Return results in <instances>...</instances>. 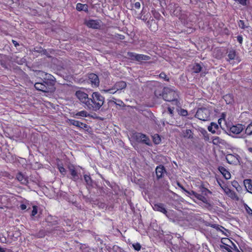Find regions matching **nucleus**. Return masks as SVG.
<instances>
[{
	"instance_id": "1",
	"label": "nucleus",
	"mask_w": 252,
	"mask_h": 252,
	"mask_svg": "<svg viewBox=\"0 0 252 252\" xmlns=\"http://www.w3.org/2000/svg\"><path fill=\"white\" fill-rule=\"evenodd\" d=\"M38 74L42 77L34 84L35 88L44 93H53L55 91V78L52 75L39 71Z\"/></svg>"
},
{
	"instance_id": "2",
	"label": "nucleus",
	"mask_w": 252,
	"mask_h": 252,
	"mask_svg": "<svg viewBox=\"0 0 252 252\" xmlns=\"http://www.w3.org/2000/svg\"><path fill=\"white\" fill-rule=\"evenodd\" d=\"M104 102V96L98 92H94L89 98L86 108L92 111H97L100 109Z\"/></svg>"
},
{
	"instance_id": "3",
	"label": "nucleus",
	"mask_w": 252,
	"mask_h": 252,
	"mask_svg": "<svg viewBox=\"0 0 252 252\" xmlns=\"http://www.w3.org/2000/svg\"><path fill=\"white\" fill-rule=\"evenodd\" d=\"M178 97V93L169 88L162 90V98L165 101L172 102V104L179 105Z\"/></svg>"
},
{
	"instance_id": "4",
	"label": "nucleus",
	"mask_w": 252,
	"mask_h": 252,
	"mask_svg": "<svg viewBox=\"0 0 252 252\" xmlns=\"http://www.w3.org/2000/svg\"><path fill=\"white\" fill-rule=\"evenodd\" d=\"M210 114V110L206 108H199L195 115V117L198 119L205 121L208 120Z\"/></svg>"
},
{
	"instance_id": "5",
	"label": "nucleus",
	"mask_w": 252,
	"mask_h": 252,
	"mask_svg": "<svg viewBox=\"0 0 252 252\" xmlns=\"http://www.w3.org/2000/svg\"><path fill=\"white\" fill-rule=\"evenodd\" d=\"M127 56L130 60L139 62L147 61L151 59V57L149 56L143 54H138L133 52H128Z\"/></svg>"
},
{
	"instance_id": "6",
	"label": "nucleus",
	"mask_w": 252,
	"mask_h": 252,
	"mask_svg": "<svg viewBox=\"0 0 252 252\" xmlns=\"http://www.w3.org/2000/svg\"><path fill=\"white\" fill-rule=\"evenodd\" d=\"M131 138L138 142L144 143L148 145H150V139L146 135L139 133L134 132L131 135Z\"/></svg>"
},
{
	"instance_id": "7",
	"label": "nucleus",
	"mask_w": 252,
	"mask_h": 252,
	"mask_svg": "<svg viewBox=\"0 0 252 252\" xmlns=\"http://www.w3.org/2000/svg\"><path fill=\"white\" fill-rule=\"evenodd\" d=\"M75 95L81 103L85 104V107L86 108L90 98L88 97V94L81 91H77L76 92Z\"/></svg>"
},
{
	"instance_id": "8",
	"label": "nucleus",
	"mask_w": 252,
	"mask_h": 252,
	"mask_svg": "<svg viewBox=\"0 0 252 252\" xmlns=\"http://www.w3.org/2000/svg\"><path fill=\"white\" fill-rule=\"evenodd\" d=\"M226 160L227 162L231 164L237 165L240 162V157L238 155L227 154L225 157Z\"/></svg>"
},
{
	"instance_id": "9",
	"label": "nucleus",
	"mask_w": 252,
	"mask_h": 252,
	"mask_svg": "<svg viewBox=\"0 0 252 252\" xmlns=\"http://www.w3.org/2000/svg\"><path fill=\"white\" fill-rule=\"evenodd\" d=\"M100 21L97 20H89L85 22V25L90 28L98 29L100 27Z\"/></svg>"
},
{
	"instance_id": "10",
	"label": "nucleus",
	"mask_w": 252,
	"mask_h": 252,
	"mask_svg": "<svg viewBox=\"0 0 252 252\" xmlns=\"http://www.w3.org/2000/svg\"><path fill=\"white\" fill-rule=\"evenodd\" d=\"M245 128L244 125L242 124H238L232 126L230 128V131L234 134H238L240 133Z\"/></svg>"
},
{
	"instance_id": "11",
	"label": "nucleus",
	"mask_w": 252,
	"mask_h": 252,
	"mask_svg": "<svg viewBox=\"0 0 252 252\" xmlns=\"http://www.w3.org/2000/svg\"><path fill=\"white\" fill-rule=\"evenodd\" d=\"M153 208L155 211H158L166 215L167 212L164 207V205L162 203H155L153 206Z\"/></svg>"
},
{
	"instance_id": "12",
	"label": "nucleus",
	"mask_w": 252,
	"mask_h": 252,
	"mask_svg": "<svg viewBox=\"0 0 252 252\" xmlns=\"http://www.w3.org/2000/svg\"><path fill=\"white\" fill-rule=\"evenodd\" d=\"M89 80L92 83V85L95 87L98 86L99 84V80L97 75L94 73H91L89 75Z\"/></svg>"
},
{
	"instance_id": "13",
	"label": "nucleus",
	"mask_w": 252,
	"mask_h": 252,
	"mask_svg": "<svg viewBox=\"0 0 252 252\" xmlns=\"http://www.w3.org/2000/svg\"><path fill=\"white\" fill-rule=\"evenodd\" d=\"M126 87V83L124 81H119L116 82L113 86V89L116 90V91H119L123 89H124Z\"/></svg>"
},
{
	"instance_id": "14",
	"label": "nucleus",
	"mask_w": 252,
	"mask_h": 252,
	"mask_svg": "<svg viewBox=\"0 0 252 252\" xmlns=\"http://www.w3.org/2000/svg\"><path fill=\"white\" fill-rule=\"evenodd\" d=\"M166 171L164 167L162 165H159L157 167L156 169V173L158 179H160L162 177Z\"/></svg>"
},
{
	"instance_id": "15",
	"label": "nucleus",
	"mask_w": 252,
	"mask_h": 252,
	"mask_svg": "<svg viewBox=\"0 0 252 252\" xmlns=\"http://www.w3.org/2000/svg\"><path fill=\"white\" fill-rule=\"evenodd\" d=\"M212 143L214 145L220 146L225 145L226 144V141L218 136H215L212 138Z\"/></svg>"
},
{
	"instance_id": "16",
	"label": "nucleus",
	"mask_w": 252,
	"mask_h": 252,
	"mask_svg": "<svg viewBox=\"0 0 252 252\" xmlns=\"http://www.w3.org/2000/svg\"><path fill=\"white\" fill-rule=\"evenodd\" d=\"M16 179L22 184L26 185L28 183V178L21 172H19L16 175Z\"/></svg>"
},
{
	"instance_id": "17",
	"label": "nucleus",
	"mask_w": 252,
	"mask_h": 252,
	"mask_svg": "<svg viewBox=\"0 0 252 252\" xmlns=\"http://www.w3.org/2000/svg\"><path fill=\"white\" fill-rule=\"evenodd\" d=\"M218 169L226 179H229L231 178L230 173L224 167L220 166Z\"/></svg>"
},
{
	"instance_id": "18",
	"label": "nucleus",
	"mask_w": 252,
	"mask_h": 252,
	"mask_svg": "<svg viewBox=\"0 0 252 252\" xmlns=\"http://www.w3.org/2000/svg\"><path fill=\"white\" fill-rule=\"evenodd\" d=\"M69 122L70 123V124L73 125V126H75L77 127H81V128H86L87 127V125H86L85 124H84L82 122H80L78 121H76V120H69Z\"/></svg>"
},
{
	"instance_id": "19",
	"label": "nucleus",
	"mask_w": 252,
	"mask_h": 252,
	"mask_svg": "<svg viewBox=\"0 0 252 252\" xmlns=\"http://www.w3.org/2000/svg\"><path fill=\"white\" fill-rule=\"evenodd\" d=\"M244 183L248 191L252 193V185L251 180H245Z\"/></svg>"
},
{
	"instance_id": "20",
	"label": "nucleus",
	"mask_w": 252,
	"mask_h": 252,
	"mask_svg": "<svg viewBox=\"0 0 252 252\" xmlns=\"http://www.w3.org/2000/svg\"><path fill=\"white\" fill-rule=\"evenodd\" d=\"M89 116V114L85 110H82L77 112L75 114L74 116L79 118V117H87Z\"/></svg>"
},
{
	"instance_id": "21",
	"label": "nucleus",
	"mask_w": 252,
	"mask_h": 252,
	"mask_svg": "<svg viewBox=\"0 0 252 252\" xmlns=\"http://www.w3.org/2000/svg\"><path fill=\"white\" fill-rule=\"evenodd\" d=\"M70 174L72 176L71 179L76 181L79 179V177L77 174V172L74 168H70Z\"/></svg>"
},
{
	"instance_id": "22",
	"label": "nucleus",
	"mask_w": 252,
	"mask_h": 252,
	"mask_svg": "<svg viewBox=\"0 0 252 252\" xmlns=\"http://www.w3.org/2000/svg\"><path fill=\"white\" fill-rule=\"evenodd\" d=\"M227 57L228 59L227 61H228L234 60L236 57V51L234 50H230L228 53Z\"/></svg>"
},
{
	"instance_id": "23",
	"label": "nucleus",
	"mask_w": 252,
	"mask_h": 252,
	"mask_svg": "<svg viewBox=\"0 0 252 252\" xmlns=\"http://www.w3.org/2000/svg\"><path fill=\"white\" fill-rule=\"evenodd\" d=\"M218 128L219 126L216 123H212L211 125L208 126V129L212 133H215L216 132V130L218 129Z\"/></svg>"
},
{
	"instance_id": "24",
	"label": "nucleus",
	"mask_w": 252,
	"mask_h": 252,
	"mask_svg": "<svg viewBox=\"0 0 252 252\" xmlns=\"http://www.w3.org/2000/svg\"><path fill=\"white\" fill-rule=\"evenodd\" d=\"M183 135L184 137L188 138H192L193 137L192 132L190 129H186L183 131Z\"/></svg>"
},
{
	"instance_id": "25",
	"label": "nucleus",
	"mask_w": 252,
	"mask_h": 252,
	"mask_svg": "<svg viewBox=\"0 0 252 252\" xmlns=\"http://www.w3.org/2000/svg\"><path fill=\"white\" fill-rule=\"evenodd\" d=\"M202 67L199 63H196L193 66L192 69L194 73H199L201 71Z\"/></svg>"
},
{
	"instance_id": "26",
	"label": "nucleus",
	"mask_w": 252,
	"mask_h": 252,
	"mask_svg": "<svg viewBox=\"0 0 252 252\" xmlns=\"http://www.w3.org/2000/svg\"><path fill=\"white\" fill-rule=\"evenodd\" d=\"M195 198H196L197 199H198L199 200L202 201L203 202H204L205 203H208L207 199L204 195H203L202 194H200L197 193L195 196Z\"/></svg>"
},
{
	"instance_id": "27",
	"label": "nucleus",
	"mask_w": 252,
	"mask_h": 252,
	"mask_svg": "<svg viewBox=\"0 0 252 252\" xmlns=\"http://www.w3.org/2000/svg\"><path fill=\"white\" fill-rule=\"evenodd\" d=\"M245 133L248 135H252V123H251L247 126L246 130H245Z\"/></svg>"
},
{
	"instance_id": "28",
	"label": "nucleus",
	"mask_w": 252,
	"mask_h": 252,
	"mask_svg": "<svg viewBox=\"0 0 252 252\" xmlns=\"http://www.w3.org/2000/svg\"><path fill=\"white\" fill-rule=\"evenodd\" d=\"M229 194H228V196L232 199H236L237 200H239V197L237 196V194L233 191L231 190L230 189H228Z\"/></svg>"
},
{
	"instance_id": "29",
	"label": "nucleus",
	"mask_w": 252,
	"mask_h": 252,
	"mask_svg": "<svg viewBox=\"0 0 252 252\" xmlns=\"http://www.w3.org/2000/svg\"><path fill=\"white\" fill-rule=\"evenodd\" d=\"M84 180L86 183V184L89 186H92V180L91 179V178L90 176H88L87 175H84Z\"/></svg>"
},
{
	"instance_id": "30",
	"label": "nucleus",
	"mask_w": 252,
	"mask_h": 252,
	"mask_svg": "<svg viewBox=\"0 0 252 252\" xmlns=\"http://www.w3.org/2000/svg\"><path fill=\"white\" fill-rule=\"evenodd\" d=\"M181 241V243H180V246L179 247L176 246V247L178 248V250L180 251V250H181L182 252L185 251L186 248V244L184 243L183 241L181 239L180 240Z\"/></svg>"
},
{
	"instance_id": "31",
	"label": "nucleus",
	"mask_w": 252,
	"mask_h": 252,
	"mask_svg": "<svg viewBox=\"0 0 252 252\" xmlns=\"http://www.w3.org/2000/svg\"><path fill=\"white\" fill-rule=\"evenodd\" d=\"M245 143L246 144V146L248 150L250 152L252 153V142L249 141L247 139L245 140Z\"/></svg>"
},
{
	"instance_id": "32",
	"label": "nucleus",
	"mask_w": 252,
	"mask_h": 252,
	"mask_svg": "<svg viewBox=\"0 0 252 252\" xmlns=\"http://www.w3.org/2000/svg\"><path fill=\"white\" fill-rule=\"evenodd\" d=\"M221 243L223 244V246L229 245V243H232V242L228 238H224L221 240Z\"/></svg>"
},
{
	"instance_id": "33",
	"label": "nucleus",
	"mask_w": 252,
	"mask_h": 252,
	"mask_svg": "<svg viewBox=\"0 0 252 252\" xmlns=\"http://www.w3.org/2000/svg\"><path fill=\"white\" fill-rule=\"evenodd\" d=\"M162 91L160 89H157L155 91V95L157 98L162 97Z\"/></svg>"
},
{
	"instance_id": "34",
	"label": "nucleus",
	"mask_w": 252,
	"mask_h": 252,
	"mask_svg": "<svg viewBox=\"0 0 252 252\" xmlns=\"http://www.w3.org/2000/svg\"><path fill=\"white\" fill-rule=\"evenodd\" d=\"M53 220V217H48L47 218V221L49 223V225H50V226H52V225H55L56 224H57V221L56 220H54L53 221V222H52L51 221V220Z\"/></svg>"
},
{
	"instance_id": "35",
	"label": "nucleus",
	"mask_w": 252,
	"mask_h": 252,
	"mask_svg": "<svg viewBox=\"0 0 252 252\" xmlns=\"http://www.w3.org/2000/svg\"><path fill=\"white\" fill-rule=\"evenodd\" d=\"M86 7L87 6L85 4H83L80 3H77L76 5V9L79 11L85 10L84 7Z\"/></svg>"
},
{
	"instance_id": "36",
	"label": "nucleus",
	"mask_w": 252,
	"mask_h": 252,
	"mask_svg": "<svg viewBox=\"0 0 252 252\" xmlns=\"http://www.w3.org/2000/svg\"><path fill=\"white\" fill-rule=\"evenodd\" d=\"M224 98L226 102V103L229 104L232 102V98L230 94H226L224 96Z\"/></svg>"
},
{
	"instance_id": "37",
	"label": "nucleus",
	"mask_w": 252,
	"mask_h": 252,
	"mask_svg": "<svg viewBox=\"0 0 252 252\" xmlns=\"http://www.w3.org/2000/svg\"><path fill=\"white\" fill-rule=\"evenodd\" d=\"M202 133L203 135V138H204V140L206 141H209L210 139H209V134L207 133V132L205 130H203L202 131Z\"/></svg>"
},
{
	"instance_id": "38",
	"label": "nucleus",
	"mask_w": 252,
	"mask_h": 252,
	"mask_svg": "<svg viewBox=\"0 0 252 252\" xmlns=\"http://www.w3.org/2000/svg\"><path fill=\"white\" fill-rule=\"evenodd\" d=\"M201 192H202V194L204 196H207V195H208V194L211 193V192L209 189H208L205 188H202Z\"/></svg>"
},
{
	"instance_id": "39",
	"label": "nucleus",
	"mask_w": 252,
	"mask_h": 252,
	"mask_svg": "<svg viewBox=\"0 0 252 252\" xmlns=\"http://www.w3.org/2000/svg\"><path fill=\"white\" fill-rule=\"evenodd\" d=\"M179 186L181 187V188L186 192H187L188 194H189V195H193L195 197L196 196V195H197V193L195 192V191H193V190H191L190 191H188L187 190H186L185 188H184L183 187H181L180 186V185H179Z\"/></svg>"
},
{
	"instance_id": "40",
	"label": "nucleus",
	"mask_w": 252,
	"mask_h": 252,
	"mask_svg": "<svg viewBox=\"0 0 252 252\" xmlns=\"http://www.w3.org/2000/svg\"><path fill=\"white\" fill-rule=\"evenodd\" d=\"M153 140L155 143L159 144L160 142V138L158 135H155L153 137Z\"/></svg>"
},
{
	"instance_id": "41",
	"label": "nucleus",
	"mask_w": 252,
	"mask_h": 252,
	"mask_svg": "<svg viewBox=\"0 0 252 252\" xmlns=\"http://www.w3.org/2000/svg\"><path fill=\"white\" fill-rule=\"evenodd\" d=\"M3 56L0 54V64L4 68H7V66L5 63L2 61Z\"/></svg>"
},
{
	"instance_id": "42",
	"label": "nucleus",
	"mask_w": 252,
	"mask_h": 252,
	"mask_svg": "<svg viewBox=\"0 0 252 252\" xmlns=\"http://www.w3.org/2000/svg\"><path fill=\"white\" fill-rule=\"evenodd\" d=\"M179 114L182 116H186L188 115V113L187 110L184 109H181Z\"/></svg>"
},
{
	"instance_id": "43",
	"label": "nucleus",
	"mask_w": 252,
	"mask_h": 252,
	"mask_svg": "<svg viewBox=\"0 0 252 252\" xmlns=\"http://www.w3.org/2000/svg\"><path fill=\"white\" fill-rule=\"evenodd\" d=\"M104 91L105 93H109L111 94H114L115 93L117 92V91H116V90L113 89V87H112V88H111L110 89L105 90H104Z\"/></svg>"
},
{
	"instance_id": "44",
	"label": "nucleus",
	"mask_w": 252,
	"mask_h": 252,
	"mask_svg": "<svg viewBox=\"0 0 252 252\" xmlns=\"http://www.w3.org/2000/svg\"><path fill=\"white\" fill-rule=\"evenodd\" d=\"M238 26L240 28L242 29H244L247 27L245 26L244 21L243 20H239L238 22Z\"/></svg>"
},
{
	"instance_id": "45",
	"label": "nucleus",
	"mask_w": 252,
	"mask_h": 252,
	"mask_svg": "<svg viewBox=\"0 0 252 252\" xmlns=\"http://www.w3.org/2000/svg\"><path fill=\"white\" fill-rule=\"evenodd\" d=\"M32 208H33V209H32V212L31 216L33 217L35 215H36L37 213V207L36 206H33L32 207Z\"/></svg>"
},
{
	"instance_id": "46",
	"label": "nucleus",
	"mask_w": 252,
	"mask_h": 252,
	"mask_svg": "<svg viewBox=\"0 0 252 252\" xmlns=\"http://www.w3.org/2000/svg\"><path fill=\"white\" fill-rule=\"evenodd\" d=\"M220 248L226 250L228 252H232L231 250V246L230 245L220 246Z\"/></svg>"
},
{
	"instance_id": "47",
	"label": "nucleus",
	"mask_w": 252,
	"mask_h": 252,
	"mask_svg": "<svg viewBox=\"0 0 252 252\" xmlns=\"http://www.w3.org/2000/svg\"><path fill=\"white\" fill-rule=\"evenodd\" d=\"M133 248L136 251H139L141 249V245L139 243H135L132 245Z\"/></svg>"
},
{
	"instance_id": "48",
	"label": "nucleus",
	"mask_w": 252,
	"mask_h": 252,
	"mask_svg": "<svg viewBox=\"0 0 252 252\" xmlns=\"http://www.w3.org/2000/svg\"><path fill=\"white\" fill-rule=\"evenodd\" d=\"M159 77L161 78L164 79L166 81H168L169 79L167 78L166 75L164 72H161L159 74Z\"/></svg>"
},
{
	"instance_id": "49",
	"label": "nucleus",
	"mask_w": 252,
	"mask_h": 252,
	"mask_svg": "<svg viewBox=\"0 0 252 252\" xmlns=\"http://www.w3.org/2000/svg\"><path fill=\"white\" fill-rule=\"evenodd\" d=\"M245 209L247 211V212L250 214L252 215V210L250 207H249L247 205L245 206Z\"/></svg>"
},
{
	"instance_id": "50",
	"label": "nucleus",
	"mask_w": 252,
	"mask_h": 252,
	"mask_svg": "<svg viewBox=\"0 0 252 252\" xmlns=\"http://www.w3.org/2000/svg\"><path fill=\"white\" fill-rule=\"evenodd\" d=\"M231 244H232V246H231V249H233L237 252H239V251L237 247L236 246V245L235 244H234L233 242Z\"/></svg>"
},
{
	"instance_id": "51",
	"label": "nucleus",
	"mask_w": 252,
	"mask_h": 252,
	"mask_svg": "<svg viewBox=\"0 0 252 252\" xmlns=\"http://www.w3.org/2000/svg\"><path fill=\"white\" fill-rule=\"evenodd\" d=\"M59 171H60V172L63 174V175H64L66 173V170L65 169V168L63 167H60L59 168Z\"/></svg>"
},
{
	"instance_id": "52",
	"label": "nucleus",
	"mask_w": 252,
	"mask_h": 252,
	"mask_svg": "<svg viewBox=\"0 0 252 252\" xmlns=\"http://www.w3.org/2000/svg\"><path fill=\"white\" fill-rule=\"evenodd\" d=\"M140 6H141V4L139 2H136L134 3V7L136 9H139L140 8Z\"/></svg>"
},
{
	"instance_id": "53",
	"label": "nucleus",
	"mask_w": 252,
	"mask_h": 252,
	"mask_svg": "<svg viewBox=\"0 0 252 252\" xmlns=\"http://www.w3.org/2000/svg\"><path fill=\"white\" fill-rule=\"evenodd\" d=\"M168 111L169 114L171 115H173V109H172L171 107H168Z\"/></svg>"
},
{
	"instance_id": "54",
	"label": "nucleus",
	"mask_w": 252,
	"mask_h": 252,
	"mask_svg": "<svg viewBox=\"0 0 252 252\" xmlns=\"http://www.w3.org/2000/svg\"><path fill=\"white\" fill-rule=\"evenodd\" d=\"M237 40L240 43H242L243 41V38L241 36H237Z\"/></svg>"
},
{
	"instance_id": "55",
	"label": "nucleus",
	"mask_w": 252,
	"mask_h": 252,
	"mask_svg": "<svg viewBox=\"0 0 252 252\" xmlns=\"http://www.w3.org/2000/svg\"><path fill=\"white\" fill-rule=\"evenodd\" d=\"M20 208L22 210H25L27 208V206L25 204H21L20 205Z\"/></svg>"
},
{
	"instance_id": "56",
	"label": "nucleus",
	"mask_w": 252,
	"mask_h": 252,
	"mask_svg": "<svg viewBox=\"0 0 252 252\" xmlns=\"http://www.w3.org/2000/svg\"><path fill=\"white\" fill-rule=\"evenodd\" d=\"M174 247H175V245H174V247H172V248L171 249V251L172 252H180L179 251L175 250Z\"/></svg>"
},
{
	"instance_id": "57",
	"label": "nucleus",
	"mask_w": 252,
	"mask_h": 252,
	"mask_svg": "<svg viewBox=\"0 0 252 252\" xmlns=\"http://www.w3.org/2000/svg\"><path fill=\"white\" fill-rule=\"evenodd\" d=\"M217 228H218L219 230H220V231H221V232H223V231H222V229H224V228L223 227H222V226H220V227H219V226H218V227H217ZM225 230H226V229H225Z\"/></svg>"
},
{
	"instance_id": "58",
	"label": "nucleus",
	"mask_w": 252,
	"mask_h": 252,
	"mask_svg": "<svg viewBox=\"0 0 252 252\" xmlns=\"http://www.w3.org/2000/svg\"><path fill=\"white\" fill-rule=\"evenodd\" d=\"M12 42H13V44H14V45H15V46H17V45H19V44L17 42V41H15V40H12Z\"/></svg>"
},
{
	"instance_id": "59",
	"label": "nucleus",
	"mask_w": 252,
	"mask_h": 252,
	"mask_svg": "<svg viewBox=\"0 0 252 252\" xmlns=\"http://www.w3.org/2000/svg\"><path fill=\"white\" fill-rule=\"evenodd\" d=\"M124 37H125V36L124 35H120V39H124Z\"/></svg>"
},
{
	"instance_id": "60",
	"label": "nucleus",
	"mask_w": 252,
	"mask_h": 252,
	"mask_svg": "<svg viewBox=\"0 0 252 252\" xmlns=\"http://www.w3.org/2000/svg\"><path fill=\"white\" fill-rule=\"evenodd\" d=\"M118 102H119V104H118L119 105H121V104L123 103V101L122 100H118Z\"/></svg>"
},
{
	"instance_id": "61",
	"label": "nucleus",
	"mask_w": 252,
	"mask_h": 252,
	"mask_svg": "<svg viewBox=\"0 0 252 252\" xmlns=\"http://www.w3.org/2000/svg\"><path fill=\"white\" fill-rule=\"evenodd\" d=\"M228 189H227V190L225 191V192L226 193V194L228 195V194H229V191H228Z\"/></svg>"
}]
</instances>
